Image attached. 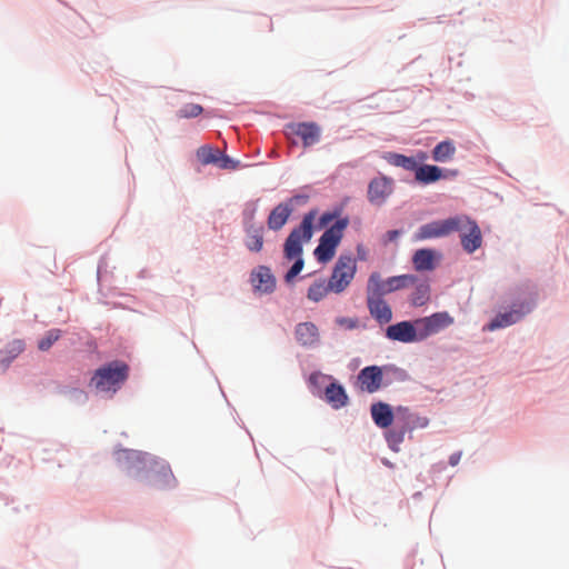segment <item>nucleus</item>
Segmentation results:
<instances>
[{
    "instance_id": "423d86ee",
    "label": "nucleus",
    "mask_w": 569,
    "mask_h": 569,
    "mask_svg": "<svg viewBox=\"0 0 569 569\" xmlns=\"http://www.w3.org/2000/svg\"><path fill=\"white\" fill-rule=\"evenodd\" d=\"M453 323V318L447 312H436L429 317L416 320L421 341L438 333Z\"/></svg>"
},
{
    "instance_id": "6e6552de",
    "label": "nucleus",
    "mask_w": 569,
    "mask_h": 569,
    "mask_svg": "<svg viewBox=\"0 0 569 569\" xmlns=\"http://www.w3.org/2000/svg\"><path fill=\"white\" fill-rule=\"evenodd\" d=\"M531 311L529 303L515 305L510 311L498 313L483 329L495 331L520 321Z\"/></svg>"
},
{
    "instance_id": "f03ea898",
    "label": "nucleus",
    "mask_w": 569,
    "mask_h": 569,
    "mask_svg": "<svg viewBox=\"0 0 569 569\" xmlns=\"http://www.w3.org/2000/svg\"><path fill=\"white\" fill-rule=\"evenodd\" d=\"M317 211L311 210L303 216L301 223L295 228L286 239L283 253L288 260L296 259L290 270L286 273L284 279L291 282L295 277L300 273L303 268L302 244L312 238V224L316 219Z\"/></svg>"
},
{
    "instance_id": "7c9ffc66",
    "label": "nucleus",
    "mask_w": 569,
    "mask_h": 569,
    "mask_svg": "<svg viewBox=\"0 0 569 569\" xmlns=\"http://www.w3.org/2000/svg\"><path fill=\"white\" fill-rule=\"evenodd\" d=\"M313 253L319 262L326 263L335 257L336 251L320 238L319 244Z\"/></svg>"
},
{
    "instance_id": "4be33fe9",
    "label": "nucleus",
    "mask_w": 569,
    "mask_h": 569,
    "mask_svg": "<svg viewBox=\"0 0 569 569\" xmlns=\"http://www.w3.org/2000/svg\"><path fill=\"white\" fill-rule=\"evenodd\" d=\"M415 177L417 181L429 184L438 181L442 177V170L437 166L423 164L417 167Z\"/></svg>"
},
{
    "instance_id": "a878e982",
    "label": "nucleus",
    "mask_w": 569,
    "mask_h": 569,
    "mask_svg": "<svg viewBox=\"0 0 569 569\" xmlns=\"http://www.w3.org/2000/svg\"><path fill=\"white\" fill-rule=\"evenodd\" d=\"M388 293L386 290V281H382L378 272H372L368 279L367 299L371 297H380Z\"/></svg>"
},
{
    "instance_id": "e433bc0d",
    "label": "nucleus",
    "mask_w": 569,
    "mask_h": 569,
    "mask_svg": "<svg viewBox=\"0 0 569 569\" xmlns=\"http://www.w3.org/2000/svg\"><path fill=\"white\" fill-rule=\"evenodd\" d=\"M398 237H399V231L398 230H389L386 233L387 241H395Z\"/></svg>"
},
{
    "instance_id": "f8f14e48",
    "label": "nucleus",
    "mask_w": 569,
    "mask_h": 569,
    "mask_svg": "<svg viewBox=\"0 0 569 569\" xmlns=\"http://www.w3.org/2000/svg\"><path fill=\"white\" fill-rule=\"evenodd\" d=\"M287 130L289 134L300 137L305 148L311 147L320 140L321 129L316 122L289 123Z\"/></svg>"
},
{
    "instance_id": "7ed1b4c3",
    "label": "nucleus",
    "mask_w": 569,
    "mask_h": 569,
    "mask_svg": "<svg viewBox=\"0 0 569 569\" xmlns=\"http://www.w3.org/2000/svg\"><path fill=\"white\" fill-rule=\"evenodd\" d=\"M128 373L129 367L124 362L111 361L94 371L89 387L99 393L113 395L127 380Z\"/></svg>"
},
{
    "instance_id": "f257e3e1",
    "label": "nucleus",
    "mask_w": 569,
    "mask_h": 569,
    "mask_svg": "<svg viewBox=\"0 0 569 569\" xmlns=\"http://www.w3.org/2000/svg\"><path fill=\"white\" fill-rule=\"evenodd\" d=\"M126 459L128 468L134 472V477L153 490H167L174 488L177 480L170 466L152 457L149 453L123 450L119 459Z\"/></svg>"
},
{
    "instance_id": "ddd939ff",
    "label": "nucleus",
    "mask_w": 569,
    "mask_h": 569,
    "mask_svg": "<svg viewBox=\"0 0 569 569\" xmlns=\"http://www.w3.org/2000/svg\"><path fill=\"white\" fill-rule=\"evenodd\" d=\"M295 199L296 198H291L289 201L279 203L276 208L272 209L268 217L269 229L277 231L286 224L293 211Z\"/></svg>"
},
{
    "instance_id": "58836bf2",
    "label": "nucleus",
    "mask_w": 569,
    "mask_h": 569,
    "mask_svg": "<svg viewBox=\"0 0 569 569\" xmlns=\"http://www.w3.org/2000/svg\"><path fill=\"white\" fill-rule=\"evenodd\" d=\"M418 158H419V160H420V161H423V160H426V159H427V154H426L425 152H420V153L418 154Z\"/></svg>"
},
{
    "instance_id": "bb28decb",
    "label": "nucleus",
    "mask_w": 569,
    "mask_h": 569,
    "mask_svg": "<svg viewBox=\"0 0 569 569\" xmlns=\"http://www.w3.org/2000/svg\"><path fill=\"white\" fill-rule=\"evenodd\" d=\"M329 292L331 288H329V282L325 279L315 281L308 289L307 297L309 300L313 302H319L322 300Z\"/></svg>"
},
{
    "instance_id": "473e14b6",
    "label": "nucleus",
    "mask_w": 569,
    "mask_h": 569,
    "mask_svg": "<svg viewBox=\"0 0 569 569\" xmlns=\"http://www.w3.org/2000/svg\"><path fill=\"white\" fill-rule=\"evenodd\" d=\"M203 108L197 103L184 104L177 113L179 118H196L201 114Z\"/></svg>"
},
{
    "instance_id": "20e7f679",
    "label": "nucleus",
    "mask_w": 569,
    "mask_h": 569,
    "mask_svg": "<svg viewBox=\"0 0 569 569\" xmlns=\"http://www.w3.org/2000/svg\"><path fill=\"white\" fill-rule=\"evenodd\" d=\"M357 271V262L352 256L341 254L328 280L329 288L335 293L343 292L351 283Z\"/></svg>"
},
{
    "instance_id": "dca6fc26",
    "label": "nucleus",
    "mask_w": 569,
    "mask_h": 569,
    "mask_svg": "<svg viewBox=\"0 0 569 569\" xmlns=\"http://www.w3.org/2000/svg\"><path fill=\"white\" fill-rule=\"evenodd\" d=\"M295 333L297 341L305 347L313 346L319 340L318 328L312 322H301L297 325Z\"/></svg>"
},
{
    "instance_id": "2eb2a0df",
    "label": "nucleus",
    "mask_w": 569,
    "mask_h": 569,
    "mask_svg": "<svg viewBox=\"0 0 569 569\" xmlns=\"http://www.w3.org/2000/svg\"><path fill=\"white\" fill-rule=\"evenodd\" d=\"M348 218L338 219L330 228H328L322 233L320 238L325 240L326 243L336 251L337 247L339 246L342 239L343 231L348 227Z\"/></svg>"
},
{
    "instance_id": "a211bd4d",
    "label": "nucleus",
    "mask_w": 569,
    "mask_h": 569,
    "mask_svg": "<svg viewBox=\"0 0 569 569\" xmlns=\"http://www.w3.org/2000/svg\"><path fill=\"white\" fill-rule=\"evenodd\" d=\"M327 402L335 409H340L348 403L345 388L336 382L330 383L325 391Z\"/></svg>"
},
{
    "instance_id": "f704fd0d",
    "label": "nucleus",
    "mask_w": 569,
    "mask_h": 569,
    "mask_svg": "<svg viewBox=\"0 0 569 569\" xmlns=\"http://www.w3.org/2000/svg\"><path fill=\"white\" fill-rule=\"evenodd\" d=\"M336 217H337L336 213L325 212L319 218L318 228L322 229V228L327 227Z\"/></svg>"
},
{
    "instance_id": "c85d7f7f",
    "label": "nucleus",
    "mask_w": 569,
    "mask_h": 569,
    "mask_svg": "<svg viewBox=\"0 0 569 569\" xmlns=\"http://www.w3.org/2000/svg\"><path fill=\"white\" fill-rule=\"evenodd\" d=\"M246 246L250 251L259 252L263 246V237L261 228L249 229Z\"/></svg>"
},
{
    "instance_id": "b1692460",
    "label": "nucleus",
    "mask_w": 569,
    "mask_h": 569,
    "mask_svg": "<svg viewBox=\"0 0 569 569\" xmlns=\"http://www.w3.org/2000/svg\"><path fill=\"white\" fill-rule=\"evenodd\" d=\"M417 281V277L413 274H401V276H395L390 277L388 280H386V290L388 293L408 288L412 284H415Z\"/></svg>"
},
{
    "instance_id": "6ab92c4d",
    "label": "nucleus",
    "mask_w": 569,
    "mask_h": 569,
    "mask_svg": "<svg viewBox=\"0 0 569 569\" xmlns=\"http://www.w3.org/2000/svg\"><path fill=\"white\" fill-rule=\"evenodd\" d=\"M251 282L256 289L263 292H270L274 288L273 276L266 267H259L257 271L252 272Z\"/></svg>"
},
{
    "instance_id": "aec40b11",
    "label": "nucleus",
    "mask_w": 569,
    "mask_h": 569,
    "mask_svg": "<svg viewBox=\"0 0 569 569\" xmlns=\"http://www.w3.org/2000/svg\"><path fill=\"white\" fill-rule=\"evenodd\" d=\"M371 416L375 423L380 428H388L393 421L391 407L383 402L373 403L371 406Z\"/></svg>"
},
{
    "instance_id": "4468645a",
    "label": "nucleus",
    "mask_w": 569,
    "mask_h": 569,
    "mask_svg": "<svg viewBox=\"0 0 569 569\" xmlns=\"http://www.w3.org/2000/svg\"><path fill=\"white\" fill-rule=\"evenodd\" d=\"M369 312L373 319L380 325H386L392 319V310L390 306L380 297H371L367 299Z\"/></svg>"
},
{
    "instance_id": "412c9836",
    "label": "nucleus",
    "mask_w": 569,
    "mask_h": 569,
    "mask_svg": "<svg viewBox=\"0 0 569 569\" xmlns=\"http://www.w3.org/2000/svg\"><path fill=\"white\" fill-rule=\"evenodd\" d=\"M412 263L417 271H430L435 269V251L419 249L412 257Z\"/></svg>"
},
{
    "instance_id": "9d476101",
    "label": "nucleus",
    "mask_w": 569,
    "mask_h": 569,
    "mask_svg": "<svg viewBox=\"0 0 569 569\" xmlns=\"http://www.w3.org/2000/svg\"><path fill=\"white\" fill-rule=\"evenodd\" d=\"M392 191V179L385 176L373 178L368 186V200L372 204L381 206L386 202V200L389 198Z\"/></svg>"
},
{
    "instance_id": "39448f33",
    "label": "nucleus",
    "mask_w": 569,
    "mask_h": 569,
    "mask_svg": "<svg viewBox=\"0 0 569 569\" xmlns=\"http://www.w3.org/2000/svg\"><path fill=\"white\" fill-rule=\"evenodd\" d=\"M457 227L455 231L460 232V240L463 250L473 253L482 246V233L478 223L467 216L455 217Z\"/></svg>"
},
{
    "instance_id": "9b49d317",
    "label": "nucleus",
    "mask_w": 569,
    "mask_h": 569,
    "mask_svg": "<svg viewBox=\"0 0 569 569\" xmlns=\"http://www.w3.org/2000/svg\"><path fill=\"white\" fill-rule=\"evenodd\" d=\"M383 372L379 366H368L361 369L357 382L362 391L373 393L382 386Z\"/></svg>"
},
{
    "instance_id": "c9c22d12",
    "label": "nucleus",
    "mask_w": 569,
    "mask_h": 569,
    "mask_svg": "<svg viewBox=\"0 0 569 569\" xmlns=\"http://www.w3.org/2000/svg\"><path fill=\"white\" fill-rule=\"evenodd\" d=\"M460 458H461V452H455L452 453L450 457H449V463L451 466H456L459 463L460 461Z\"/></svg>"
},
{
    "instance_id": "4c0bfd02",
    "label": "nucleus",
    "mask_w": 569,
    "mask_h": 569,
    "mask_svg": "<svg viewBox=\"0 0 569 569\" xmlns=\"http://www.w3.org/2000/svg\"><path fill=\"white\" fill-rule=\"evenodd\" d=\"M357 254L359 260H366L367 258V251L361 244L357 247Z\"/></svg>"
},
{
    "instance_id": "2f4dec72",
    "label": "nucleus",
    "mask_w": 569,
    "mask_h": 569,
    "mask_svg": "<svg viewBox=\"0 0 569 569\" xmlns=\"http://www.w3.org/2000/svg\"><path fill=\"white\" fill-rule=\"evenodd\" d=\"M61 337L60 329H51L46 332L44 337L38 342V348L41 351H48L52 345Z\"/></svg>"
},
{
    "instance_id": "1a4fd4ad",
    "label": "nucleus",
    "mask_w": 569,
    "mask_h": 569,
    "mask_svg": "<svg viewBox=\"0 0 569 569\" xmlns=\"http://www.w3.org/2000/svg\"><path fill=\"white\" fill-rule=\"evenodd\" d=\"M386 337L389 340L403 343L421 341L416 321L413 323L410 321H400L389 326L386 330Z\"/></svg>"
},
{
    "instance_id": "f3484780",
    "label": "nucleus",
    "mask_w": 569,
    "mask_h": 569,
    "mask_svg": "<svg viewBox=\"0 0 569 569\" xmlns=\"http://www.w3.org/2000/svg\"><path fill=\"white\" fill-rule=\"evenodd\" d=\"M24 342L20 339L12 340L0 350V368L6 370L10 363L24 350Z\"/></svg>"
},
{
    "instance_id": "5701e85b",
    "label": "nucleus",
    "mask_w": 569,
    "mask_h": 569,
    "mask_svg": "<svg viewBox=\"0 0 569 569\" xmlns=\"http://www.w3.org/2000/svg\"><path fill=\"white\" fill-rule=\"evenodd\" d=\"M456 153V147L452 141L446 140L439 142L432 150V159L437 162L450 161Z\"/></svg>"
},
{
    "instance_id": "72a5a7b5",
    "label": "nucleus",
    "mask_w": 569,
    "mask_h": 569,
    "mask_svg": "<svg viewBox=\"0 0 569 569\" xmlns=\"http://www.w3.org/2000/svg\"><path fill=\"white\" fill-rule=\"evenodd\" d=\"M221 169H237L238 162L230 157L219 153V161L217 163Z\"/></svg>"
},
{
    "instance_id": "393cba45",
    "label": "nucleus",
    "mask_w": 569,
    "mask_h": 569,
    "mask_svg": "<svg viewBox=\"0 0 569 569\" xmlns=\"http://www.w3.org/2000/svg\"><path fill=\"white\" fill-rule=\"evenodd\" d=\"M385 159L392 166L401 167L409 171H415L418 167L417 161L412 157H407L400 153L388 152Z\"/></svg>"
},
{
    "instance_id": "cd10ccee",
    "label": "nucleus",
    "mask_w": 569,
    "mask_h": 569,
    "mask_svg": "<svg viewBox=\"0 0 569 569\" xmlns=\"http://www.w3.org/2000/svg\"><path fill=\"white\" fill-rule=\"evenodd\" d=\"M220 150L209 144L201 146L197 150V158L203 164H216L219 161Z\"/></svg>"
},
{
    "instance_id": "c756f323",
    "label": "nucleus",
    "mask_w": 569,
    "mask_h": 569,
    "mask_svg": "<svg viewBox=\"0 0 569 569\" xmlns=\"http://www.w3.org/2000/svg\"><path fill=\"white\" fill-rule=\"evenodd\" d=\"M430 287L427 283H420L416 287L411 295V303L413 306H423L429 300Z\"/></svg>"
},
{
    "instance_id": "0eeeda50",
    "label": "nucleus",
    "mask_w": 569,
    "mask_h": 569,
    "mask_svg": "<svg viewBox=\"0 0 569 569\" xmlns=\"http://www.w3.org/2000/svg\"><path fill=\"white\" fill-rule=\"evenodd\" d=\"M457 222L455 221V217L446 220L432 221L418 229L415 233V240L421 241L426 239L441 238L455 232Z\"/></svg>"
}]
</instances>
